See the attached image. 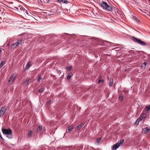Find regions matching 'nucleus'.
Here are the masks:
<instances>
[{
    "mask_svg": "<svg viewBox=\"0 0 150 150\" xmlns=\"http://www.w3.org/2000/svg\"><path fill=\"white\" fill-rule=\"evenodd\" d=\"M2 132L3 134L6 135V137L9 139L13 138L12 131L10 128L8 129L2 128Z\"/></svg>",
    "mask_w": 150,
    "mask_h": 150,
    "instance_id": "obj_1",
    "label": "nucleus"
},
{
    "mask_svg": "<svg viewBox=\"0 0 150 150\" xmlns=\"http://www.w3.org/2000/svg\"><path fill=\"white\" fill-rule=\"evenodd\" d=\"M102 8L104 10L108 11H111L112 9V8L109 6L107 3L105 1H102L100 3Z\"/></svg>",
    "mask_w": 150,
    "mask_h": 150,
    "instance_id": "obj_2",
    "label": "nucleus"
},
{
    "mask_svg": "<svg viewBox=\"0 0 150 150\" xmlns=\"http://www.w3.org/2000/svg\"><path fill=\"white\" fill-rule=\"evenodd\" d=\"M132 39L134 42L139 44L142 46H146V44L145 42L140 40V39H137L134 37H132Z\"/></svg>",
    "mask_w": 150,
    "mask_h": 150,
    "instance_id": "obj_3",
    "label": "nucleus"
},
{
    "mask_svg": "<svg viewBox=\"0 0 150 150\" xmlns=\"http://www.w3.org/2000/svg\"><path fill=\"white\" fill-rule=\"evenodd\" d=\"M6 110V107L3 106L2 107L0 110V117H2L5 113Z\"/></svg>",
    "mask_w": 150,
    "mask_h": 150,
    "instance_id": "obj_4",
    "label": "nucleus"
},
{
    "mask_svg": "<svg viewBox=\"0 0 150 150\" xmlns=\"http://www.w3.org/2000/svg\"><path fill=\"white\" fill-rule=\"evenodd\" d=\"M120 145V144L119 142L116 143L111 146V149L112 150H115L117 149Z\"/></svg>",
    "mask_w": 150,
    "mask_h": 150,
    "instance_id": "obj_5",
    "label": "nucleus"
},
{
    "mask_svg": "<svg viewBox=\"0 0 150 150\" xmlns=\"http://www.w3.org/2000/svg\"><path fill=\"white\" fill-rule=\"evenodd\" d=\"M146 117V115L145 113H142L140 115L139 117V119L142 120H144Z\"/></svg>",
    "mask_w": 150,
    "mask_h": 150,
    "instance_id": "obj_6",
    "label": "nucleus"
},
{
    "mask_svg": "<svg viewBox=\"0 0 150 150\" xmlns=\"http://www.w3.org/2000/svg\"><path fill=\"white\" fill-rule=\"evenodd\" d=\"M150 129L148 127H146L143 129L142 133L144 134H146L147 132H149Z\"/></svg>",
    "mask_w": 150,
    "mask_h": 150,
    "instance_id": "obj_7",
    "label": "nucleus"
},
{
    "mask_svg": "<svg viewBox=\"0 0 150 150\" xmlns=\"http://www.w3.org/2000/svg\"><path fill=\"white\" fill-rule=\"evenodd\" d=\"M83 125L84 123H82L81 124H79L78 126H77L76 127V128L77 129H80L82 128Z\"/></svg>",
    "mask_w": 150,
    "mask_h": 150,
    "instance_id": "obj_8",
    "label": "nucleus"
},
{
    "mask_svg": "<svg viewBox=\"0 0 150 150\" xmlns=\"http://www.w3.org/2000/svg\"><path fill=\"white\" fill-rule=\"evenodd\" d=\"M107 42V41H104L102 40H100L99 43L101 45H105L106 43Z\"/></svg>",
    "mask_w": 150,
    "mask_h": 150,
    "instance_id": "obj_9",
    "label": "nucleus"
},
{
    "mask_svg": "<svg viewBox=\"0 0 150 150\" xmlns=\"http://www.w3.org/2000/svg\"><path fill=\"white\" fill-rule=\"evenodd\" d=\"M29 80L28 78H27L23 82V84L28 85L29 84Z\"/></svg>",
    "mask_w": 150,
    "mask_h": 150,
    "instance_id": "obj_10",
    "label": "nucleus"
},
{
    "mask_svg": "<svg viewBox=\"0 0 150 150\" xmlns=\"http://www.w3.org/2000/svg\"><path fill=\"white\" fill-rule=\"evenodd\" d=\"M18 45L16 42L14 44H13L10 46V47L11 49L15 48Z\"/></svg>",
    "mask_w": 150,
    "mask_h": 150,
    "instance_id": "obj_11",
    "label": "nucleus"
},
{
    "mask_svg": "<svg viewBox=\"0 0 150 150\" xmlns=\"http://www.w3.org/2000/svg\"><path fill=\"white\" fill-rule=\"evenodd\" d=\"M33 134V131L32 130H29L28 134V137H31Z\"/></svg>",
    "mask_w": 150,
    "mask_h": 150,
    "instance_id": "obj_12",
    "label": "nucleus"
},
{
    "mask_svg": "<svg viewBox=\"0 0 150 150\" xmlns=\"http://www.w3.org/2000/svg\"><path fill=\"white\" fill-rule=\"evenodd\" d=\"M57 1L59 3L63 2L65 4H67L68 1L67 0H57Z\"/></svg>",
    "mask_w": 150,
    "mask_h": 150,
    "instance_id": "obj_13",
    "label": "nucleus"
},
{
    "mask_svg": "<svg viewBox=\"0 0 150 150\" xmlns=\"http://www.w3.org/2000/svg\"><path fill=\"white\" fill-rule=\"evenodd\" d=\"M30 66H31V65H30V63H29V62H28L27 63V64L26 66V67H25V70L28 69Z\"/></svg>",
    "mask_w": 150,
    "mask_h": 150,
    "instance_id": "obj_14",
    "label": "nucleus"
},
{
    "mask_svg": "<svg viewBox=\"0 0 150 150\" xmlns=\"http://www.w3.org/2000/svg\"><path fill=\"white\" fill-rule=\"evenodd\" d=\"M73 128V127L71 126H70L67 130V132H71Z\"/></svg>",
    "mask_w": 150,
    "mask_h": 150,
    "instance_id": "obj_15",
    "label": "nucleus"
},
{
    "mask_svg": "<svg viewBox=\"0 0 150 150\" xmlns=\"http://www.w3.org/2000/svg\"><path fill=\"white\" fill-rule=\"evenodd\" d=\"M113 83V80L112 79L110 78V79L109 86L110 87L112 86Z\"/></svg>",
    "mask_w": 150,
    "mask_h": 150,
    "instance_id": "obj_16",
    "label": "nucleus"
},
{
    "mask_svg": "<svg viewBox=\"0 0 150 150\" xmlns=\"http://www.w3.org/2000/svg\"><path fill=\"white\" fill-rule=\"evenodd\" d=\"M42 126H40L38 127L37 129V131L39 132H40L42 130Z\"/></svg>",
    "mask_w": 150,
    "mask_h": 150,
    "instance_id": "obj_17",
    "label": "nucleus"
},
{
    "mask_svg": "<svg viewBox=\"0 0 150 150\" xmlns=\"http://www.w3.org/2000/svg\"><path fill=\"white\" fill-rule=\"evenodd\" d=\"M73 74L72 73H70L67 76V78L69 80L71 78V77L72 76Z\"/></svg>",
    "mask_w": 150,
    "mask_h": 150,
    "instance_id": "obj_18",
    "label": "nucleus"
},
{
    "mask_svg": "<svg viewBox=\"0 0 150 150\" xmlns=\"http://www.w3.org/2000/svg\"><path fill=\"white\" fill-rule=\"evenodd\" d=\"M150 110V105H149L146 107V111L147 112Z\"/></svg>",
    "mask_w": 150,
    "mask_h": 150,
    "instance_id": "obj_19",
    "label": "nucleus"
},
{
    "mask_svg": "<svg viewBox=\"0 0 150 150\" xmlns=\"http://www.w3.org/2000/svg\"><path fill=\"white\" fill-rule=\"evenodd\" d=\"M101 139V137H99L98 138L96 141V142L98 144L100 142Z\"/></svg>",
    "mask_w": 150,
    "mask_h": 150,
    "instance_id": "obj_20",
    "label": "nucleus"
},
{
    "mask_svg": "<svg viewBox=\"0 0 150 150\" xmlns=\"http://www.w3.org/2000/svg\"><path fill=\"white\" fill-rule=\"evenodd\" d=\"M123 98H124V96H123V94L121 95L120 96L119 98V100L121 101L123 99Z\"/></svg>",
    "mask_w": 150,
    "mask_h": 150,
    "instance_id": "obj_21",
    "label": "nucleus"
},
{
    "mask_svg": "<svg viewBox=\"0 0 150 150\" xmlns=\"http://www.w3.org/2000/svg\"><path fill=\"white\" fill-rule=\"evenodd\" d=\"M15 78V76L13 75H12L10 77V79L12 81H13L14 79Z\"/></svg>",
    "mask_w": 150,
    "mask_h": 150,
    "instance_id": "obj_22",
    "label": "nucleus"
},
{
    "mask_svg": "<svg viewBox=\"0 0 150 150\" xmlns=\"http://www.w3.org/2000/svg\"><path fill=\"white\" fill-rule=\"evenodd\" d=\"M98 78L99 79L98 80V83L100 84V82H103V80H100V79H101V77L100 76H99Z\"/></svg>",
    "mask_w": 150,
    "mask_h": 150,
    "instance_id": "obj_23",
    "label": "nucleus"
},
{
    "mask_svg": "<svg viewBox=\"0 0 150 150\" xmlns=\"http://www.w3.org/2000/svg\"><path fill=\"white\" fill-rule=\"evenodd\" d=\"M133 19L136 21L137 22H138L139 21V20L135 16H133Z\"/></svg>",
    "mask_w": 150,
    "mask_h": 150,
    "instance_id": "obj_24",
    "label": "nucleus"
},
{
    "mask_svg": "<svg viewBox=\"0 0 150 150\" xmlns=\"http://www.w3.org/2000/svg\"><path fill=\"white\" fill-rule=\"evenodd\" d=\"M147 64V63L146 62H144L143 63H142V65L141 66V67L142 68H143L142 65H143L144 66V67H145V66H146Z\"/></svg>",
    "mask_w": 150,
    "mask_h": 150,
    "instance_id": "obj_25",
    "label": "nucleus"
},
{
    "mask_svg": "<svg viewBox=\"0 0 150 150\" xmlns=\"http://www.w3.org/2000/svg\"><path fill=\"white\" fill-rule=\"evenodd\" d=\"M42 79V77L41 75H40L38 77V78L37 79V81L38 82H39L40 80H41Z\"/></svg>",
    "mask_w": 150,
    "mask_h": 150,
    "instance_id": "obj_26",
    "label": "nucleus"
},
{
    "mask_svg": "<svg viewBox=\"0 0 150 150\" xmlns=\"http://www.w3.org/2000/svg\"><path fill=\"white\" fill-rule=\"evenodd\" d=\"M4 63V62L3 61H2L1 62L0 64V69L3 66Z\"/></svg>",
    "mask_w": 150,
    "mask_h": 150,
    "instance_id": "obj_27",
    "label": "nucleus"
},
{
    "mask_svg": "<svg viewBox=\"0 0 150 150\" xmlns=\"http://www.w3.org/2000/svg\"><path fill=\"white\" fill-rule=\"evenodd\" d=\"M22 40H19L17 41L16 42L18 44V45L22 43Z\"/></svg>",
    "mask_w": 150,
    "mask_h": 150,
    "instance_id": "obj_28",
    "label": "nucleus"
},
{
    "mask_svg": "<svg viewBox=\"0 0 150 150\" xmlns=\"http://www.w3.org/2000/svg\"><path fill=\"white\" fill-rule=\"evenodd\" d=\"M67 70H71L72 69V66H69L67 67Z\"/></svg>",
    "mask_w": 150,
    "mask_h": 150,
    "instance_id": "obj_29",
    "label": "nucleus"
},
{
    "mask_svg": "<svg viewBox=\"0 0 150 150\" xmlns=\"http://www.w3.org/2000/svg\"><path fill=\"white\" fill-rule=\"evenodd\" d=\"M44 89L43 88H41V89H39L38 91V92H39V93H42V92L43 91H44Z\"/></svg>",
    "mask_w": 150,
    "mask_h": 150,
    "instance_id": "obj_30",
    "label": "nucleus"
},
{
    "mask_svg": "<svg viewBox=\"0 0 150 150\" xmlns=\"http://www.w3.org/2000/svg\"><path fill=\"white\" fill-rule=\"evenodd\" d=\"M80 147L79 146H76L74 147L75 150H78L80 149Z\"/></svg>",
    "mask_w": 150,
    "mask_h": 150,
    "instance_id": "obj_31",
    "label": "nucleus"
},
{
    "mask_svg": "<svg viewBox=\"0 0 150 150\" xmlns=\"http://www.w3.org/2000/svg\"><path fill=\"white\" fill-rule=\"evenodd\" d=\"M124 139H122L120 140V144H122L124 142Z\"/></svg>",
    "mask_w": 150,
    "mask_h": 150,
    "instance_id": "obj_32",
    "label": "nucleus"
},
{
    "mask_svg": "<svg viewBox=\"0 0 150 150\" xmlns=\"http://www.w3.org/2000/svg\"><path fill=\"white\" fill-rule=\"evenodd\" d=\"M51 100H48L47 101L46 103L47 104H49L50 102H51Z\"/></svg>",
    "mask_w": 150,
    "mask_h": 150,
    "instance_id": "obj_33",
    "label": "nucleus"
},
{
    "mask_svg": "<svg viewBox=\"0 0 150 150\" xmlns=\"http://www.w3.org/2000/svg\"><path fill=\"white\" fill-rule=\"evenodd\" d=\"M115 49H116V50H120V48L119 47H115Z\"/></svg>",
    "mask_w": 150,
    "mask_h": 150,
    "instance_id": "obj_34",
    "label": "nucleus"
},
{
    "mask_svg": "<svg viewBox=\"0 0 150 150\" xmlns=\"http://www.w3.org/2000/svg\"><path fill=\"white\" fill-rule=\"evenodd\" d=\"M140 120H140L139 119V118H138V119L137 120V122H138V123H139V121H140Z\"/></svg>",
    "mask_w": 150,
    "mask_h": 150,
    "instance_id": "obj_35",
    "label": "nucleus"
},
{
    "mask_svg": "<svg viewBox=\"0 0 150 150\" xmlns=\"http://www.w3.org/2000/svg\"><path fill=\"white\" fill-rule=\"evenodd\" d=\"M45 0V1L47 2L48 3L49 2L50 0Z\"/></svg>",
    "mask_w": 150,
    "mask_h": 150,
    "instance_id": "obj_36",
    "label": "nucleus"
},
{
    "mask_svg": "<svg viewBox=\"0 0 150 150\" xmlns=\"http://www.w3.org/2000/svg\"><path fill=\"white\" fill-rule=\"evenodd\" d=\"M26 14H27V15H28V14H29L28 13V12H27V11H26Z\"/></svg>",
    "mask_w": 150,
    "mask_h": 150,
    "instance_id": "obj_37",
    "label": "nucleus"
},
{
    "mask_svg": "<svg viewBox=\"0 0 150 150\" xmlns=\"http://www.w3.org/2000/svg\"><path fill=\"white\" fill-rule=\"evenodd\" d=\"M11 81H12L10 79L8 81V82L9 83L11 82Z\"/></svg>",
    "mask_w": 150,
    "mask_h": 150,
    "instance_id": "obj_38",
    "label": "nucleus"
},
{
    "mask_svg": "<svg viewBox=\"0 0 150 150\" xmlns=\"http://www.w3.org/2000/svg\"><path fill=\"white\" fill-rule=\"evenodd\" d=\"M2 51L0 49V54L1 52Z\"/></svg>",
    "mask_w": 150,
    "mask_h": 150,
    "instance_id": "obj_39",
    "label": "nucleus"
},
{
    "mask_svg": "<svg viewBox=\"0 0 150 150\" xmlns=\"http://www.w3.org/2000/svg\"><path fill=\"white\" fill-rule=\"evenodd\" d=\"M149 15L150 16V11L149 13Z\"/></svg>",
    "mask_w": 150,
    "mask_h": 150,
    "instance_id": "obj_40",
    "label": "nucleus"
},
{
    "mask_svg": "<svg viewBox=\"0 0 150 150\" xmlns=\"http://www.w3.org/2000/svg\"><path fill=\"white\" fill-rule=\"evenodd\" d=\"M7 46H9V44H7Z\"/></svg>",
    "mask_w": 150,
    "mask_h": 150,
    "instance_id": "obj_41",
    "label": "nucleus"
}]
</instances>
